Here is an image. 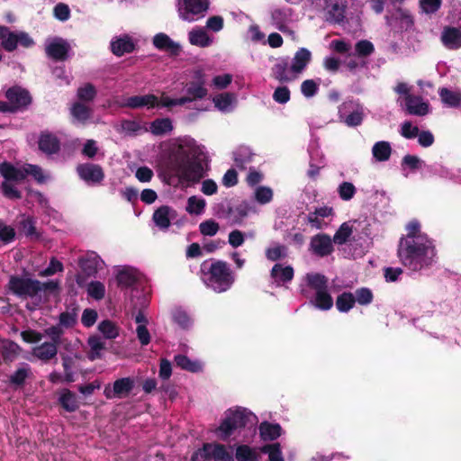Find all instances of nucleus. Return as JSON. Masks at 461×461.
Instances as JSON below:
<instances>
[{
	"mask_svg": "<svg viewBox=\"0 0 461 461\" xmlns=\"http://www.w3.org/2000/svg\"><path fill=\"white\" fill-rule=\"evenodd\" d=\"M167 182L174 187L187 188L198 183L209 167L203 145L190 136L171 140L167 153Z\"/></svg>",
	"mask_w": 461,
	"mask_h": 461,
	"instance_id": "nucleus-1",
	"label": "nucleus"
},
{
	"mask_svg": "<svg viewBox=\"0 0 461 461\" xmlns=\"http://www.w3.org/2000/svg\"><path fill=\"white\" fill-rule=\"evenodd\" d=\"M406 229L407 234L399 243L400 261L411 271L429 267L436 259L434 241L420 230V224L418 221H411Z\"/></svg>",
	"mask_w": 461,
	"mask_h": 461,
	"instance_id": "nucleus-2",
	"label": "nucleus"
},
{
	"mask_svg": "<svg viewBox=\"0 0 461 461\" xmlns=\"http://www.w3.org/2000/svg\"><path fill=\"white\" fill-rule=\"evenodd\" d=\"M0 175L4 178L1 183L2 192L9 199L21 198V193L17 185L28 175H31L40 184H43L50 179V176L45 174L40 167L32 164L16 167L9 162L0 163Z\"/></svg>",
	"mask_w": 461,
	"mask_h": 461,
	"instance_id": "nucleus-3",
	"label": "nucleus"
},
{
	"mask_svg": "<svg viewBox=\"0 0 461 461\" xmlns=\"http://www.w3.org/2000/svg\"><path fill=\"white\" fill-rule=\"evenodd\" d=\"M257 423V416L248 409L230 408L224 412V417L215 429V434L220 439L227 440L232 435L240 434L242 429L255 432Z\"/></svg>",
	"mask_w": 461,
	"mask_h": 461,
	"instance_id": "nucleus-4",
	"label": "nucleus"
},
{
	"mask_svg": "<svg viewBox=\"0 0 461 461\" xmlns=\"http://www.w3.org/2000/svg\"><path fill=\"white\" fill-rule=\"evenodd\" d=\"M201 279L208 288L224 293L234 284L235 276L225 261L205 260L201 265Z\"/></svg>",
	"mask_w": 461,
	"mask_h": 461,
	"instance_id": "nucleus-5",
	"label": "nucleus"
},
{
	"mask_svg": "<svg viewBox=\"0 0 461 461\" xmlns=\"http://www.w3.org/2000/svg\"><path fill=\"white\" fill-rule=\"evenodd\" d=\"M0 44L5 50L13 51L18 46L31 48L34 45V41L25 32H12L5 26H0Z\"/></svg>",
	"mask_w": 461,
	"mask_h": 461,
	"instance_id": "nucleus-6",
	"label": "nucleus"
},
{
	"mask_svg": "<svg viewBox=\"0 0 461 461\" xmlns=\"http://www.w3.org/2000/svg\"><path fill=\"white\" fill-rule=\"evenodd\" d=\"M186 95L173 98L165 93H162V104L167 109H172L176 106H182L187 103H191L197 99H202L206 96L207 89L204 87L203 83H190L186 86Z\"/></svg>",
	"mask_w": 461,
	"mask_h": 461,
	"instance_id": "nucleus-7",
	"label": "nucleus"
},
{
	"mask_svg": "<svg viewBox=\"0 0 461 461\" xmlns=\"http://www.w3.org/2000/svg\"><path fill=\"white\" fill-rule=\"evenodd\" d=\"M208 0H177V13L183 21L193 23L204 16Z\"/></svg>",
	"mask_w": 461,
	"mask_h": 461,
	"instance_id": "nucleus-8",
	"label": "nucleus"
},
{
	"mask_svg": "<svg viewBox=\"0 0 461 461\" xmlns=\"http://www.w3.org/2000/svg\"><path fill=\"white\" fill-rule=\"evenodd\" d=\"M365 109L363 105L356 100H347L339 107V118L340 122L348 127H357L363 122Z\"/></svg>",
	"mask_w": 461,
	"mask_h": 461,
	"instance_id": "nucleus-9",
	"label": "nucleus"
},
{
	"mask_svg": "<svg viewBox=\"0 0 461 461\" xmlns=\"http://www.w3.org/2000/svg\"><path fill=\"white\" fill-rule=\"evenodd\" d=\"M40 281L26 277L11 276L8 283V289L14 294L22 298L37 297V290L40 287Z\"/></svg>",
	"mask_w": 461,
	"mask_h": 461,
	"instance_id": "nucleus-10",
	"label": "nucleus"
},
{
	"mask_svg": "<svg viewBox=\"0 0 461 461\" xmlns=\"http://www.w3.org/2000/svg\"><path fill=\"white\" fill-rule=\"evenodd\" d=\"M121 107L138 108H166L162 104V95L158 97L152 94L125 97L119 103Z\"/></svg>",
	"mask_w": 461,
	"mask_h": 461,
	"instance_id": "nucleus-11",
	"label": "nucleus"
},
{
	"mask_svg": "<svg viewBox=\"0 0 461 461\" xmlns=\"http://www.w3.org/2000/svg\"><path fill=\"white\" fill-rule=\"evenodd\" d=\"M271 21L273 25L280 32L292 34L294 32L289 25L295 23L297 17L292 8H276L271 12Z\"/></svg>",
	"mask_w": 461,
	"mask_h": 461,
	"instance_id": "nucleus-12",
	"label": "nucleus"
},
{
	"mask_svg": "<svg viewBox=\"0 0 461 461\" xmlns=\"http://www.w3.org/2000/svg\"><path fill=\"white\" fill-rule=\"evenodd\" d=\"M134 387V380L131 377L117 379L114 383L105 385L104 394L107 399L124 398Z\"/></svg>",
	"mask_w": 461,
	"mask_h": 461,
	"instance_id": "nucleus-13",
	"label": "nucleus"
},
{
	"mask_svg": "<svg viewBox=\"0 0 461 461\" xmlns=\"http://www.w3.org/2000/svg\"><path fill=\"white\" fill-rule=\"evenodd\" d=\"M176 217L177 212L174 208L162 205L154 212L152 219L155 225L164 230L169 228L171 221L176 220Z\"/></svg>",
	"mask_w": 461,
	"mask_h": 461,
	"instance_id": "nucleus-14",
	"label": "nucleus"
},
{
	"mask_svg": "<svg viewBox=\"0 0 461 461\" xmlns=\"http://www.w3.org/2000/svg\"><path fill=\"white\" fill-rule=\"evenodd\" d=\"M312 60V52L306 48H300L294 55L290 67L296 78L303 73Z\"/></svg>",
	"mask_w": 461,
	"mask_h": 461,
	"instance_id": "nucleus-15",
	"label": "nucleus"
},
{
	"mask_svg": "<svg viewBox=\"0 0 461 461\" xmlns=\"http://www.w3.org/2000/svg\"><path fill=\"white\" fill-rule=\"evenodd\" d=\"M77 173L84 181L89 184L100 183L104 177L102 167L95 164L86 163L79 165L77 167Z\"/></svg>",
	"mask_w": 461,
	"mask_h": 461,
	"instance_id": "nucleus-16",
	"label": "nucleus"
},
{
	"mask_svg": "<svg viewBox=\"0 0 461 461\" xmlns=\"http://www.w3.org/2000/svg\"><path fill=\"white\" fill-rule=\"evenodd\" d=\"M81 269L87 276H95L104 267V260L94 251L87 252L79 261Z\"/></svg>",
	"mask_w": 461,
	"mask_h": 461,
	"instance_id": "nucleus-17",
	"label": "nucleus"
},
{
	"mask_svg": "<svg viewBox=\"0 0 461 461\" xmlns=\"http://www.w3.org/2000/svg\"><path fill=\"white\" fill-rule=\"evenodd\" d=\"M46 53L54 59H64L69 50L68 43L61 38H53L46 41Z\"/></svg>",
	"mask_w": 461,
	"mask_h": 461,
	"instance_id": "nucleus-18",
	"label": "nucleus"
},
{
	"mask_svg": "<svg viewBox=\"0 0 461 461\" xmlns=\"http://www.w3.org/2000/svg\"><path fill=\"white\" fill-rule=\"evenodd\" d=\"M326 19L331 23H340L345 17L346 5L342 0H323Z\"/></svg>",
	"mask_w": 461,
	"mask_h": 461,
	"instance_id": "nucleus-19",
	"label": "nucleus"
},
{
	"mask_svg": "<svg viewBox=\"0 0 461 461\" xmlns=\"http://www.w3.org/2000/svg\"><path fill=\"white\" fill-rule=\"evenodd\" d=\"M404 102L405 109L410 114L424 116L429 113V103L420 96L407 95Z\"/></svg>",
	"mask_w": 461,
	"mask_h": 461,
	"instance_id": "nucleus-20",
	"label": "nucleus"
},
{
	"mask_svg": "<svg viewBox=\"0 0 461 461\" xmlns=\"http://www.w3.org/2000/svg\"><path fill=\"white\" fill-rule=\"evenodd\" d=\"M310 247L312 251L320 257H324L331 253L332 240L325 234H318L312 238Z\"/></svg>",
	"mask_w": 461,
	"mask_h": 461,
	"instance_id": "nucleus-21",
	"label": "nucleus"
},
{
	"mask_svg": "<svg viewBox=\"0 0 461 461\" xmlns=\"http://www.w3.org/2000/svg\"><path fill=\"white\" fill-rule=\"evenodd\" d=\"M140 278V273L131 267H122L116 273L117 283L122 287H131Z\"/></svg>",
	"mask_w": 461,
	"mask_h": 461,
	"instance_id": "nucleus-22",
	"label": "nucleus"
},
{
	"mask_svg": "<svg viewBox=\"0 0 461 461\" xmlns=\"http://www.w3.org/2000/svg\"><path fill=\"white\" fill-rule=\"evenodd\" d=\"M6 97L10 102L14 112L28 105L31 103L29 93L19 87L9 89L6 92Z\"/></svg>",
	"mask_w": 461,
	"mask_h": 461,
	"instance_id": "nucleus-23",
	"label": "nucleus"
},
{
	"mask_svg": "<svg viewBox=\"0 0 461 461\" xmlns=\"http://www.w3.org/2000/svg\"><path fill=\"white\" fill-rule=\"evenodd\" d=\"M441 42L448 50L461 48V30L456 27L447 26L441 32Z\"/></svg>",
	"mask_w": 461,
	"mask_h": 461,
	"instance_id": "nucleus-24",
	"label": "nucleus"
},
{
	"mask_svg": "<svg viewBox=\"0 0 461 461\" xmlns=\"http://www.w3.org/2000/svg\"><path fill=\"white\" fill-rule=\"evenodd\" d=\"M156 49L171 54H177L181 50L179 43L174 41L168 35L163 32L157 33L152 40Z\"/></svg>",
	"mask_w": 461,
	"mask_h": 461,
	"instance_id": "nucleus-25",
	"label": "nucleus"
},
{
	"mask_svg": "<svg viewBox=\"0 0 461 461\" xmlns=\"http://www.w3.org/2000/svg\"><path fill=\"white\" fill-rule=\"evenodd\" d=\"M271 71L272 76L279 82H291L297 79L291 71L290 64L285 59L277 60Z\"/></svg>",
	"mask_w": 461,
	"mask_h": 461,
	"instance_id": "nucleus-26",
	"label": "nucleus"
},
{
	"mask_svg": "<svg viewBox=\"0 0 461 461\" xmlns=\"http://www.w3.org/2000/svg\"><path fill=\"white\" fill-rule=\"evenodd\" d=\"M58 345L55 342H43L32 348V355L33 357L42 361L48 362L57 356Z\"/></svg>",
	"mask_w": 461,
	"mask_h": 461,
	"instance_id": "nucleus-27",
	"label": "nucleus"
},
{
	"mask_svg": "<svg viewBox=\"0 0 461 461\" xmlns=\"http://www.w3.org/2000/svg\"><path fill=\"white\" fill-rule=\"evenodd\" d=\"M188 41L191 45L206 48L212 44L213 38L208 34L204 28L195 27L188 32Z\"/></svg>",
	"mask_w": 461,
	"mask_h": 461,
	"instance_id": "nucleus-28",
	"label": "nucleus"
},
{
	"mask_svg": "<svg viewBox=\"0 0 461 461\" xmlns=\"http://www.w3.org/2000/svg\"><path fill=\"white\" fill-rule=\"evenodd\" d=\"M135 44L128 35L114 37L111 41V50L116 56H122L134 50Z\"/></svg>",
	"mask_w": 461,
	"mask_h": 461,
	"instance_id": "nucleus-29",
	"label": "nucleus"
},
{
	"mask_svg": "<svg viewBox=\"0 0 461 461\" xmlns=\"http://www.w3.org/2000/svg\"><path fill=\"white\" fill-rule=\"evenodd\" d=\"M207 448L212 461H234L232 450L230 447L220 443H208Z\"/></svg>",
	"mask_w": 461,
	"mask_h": 461,
	"instance_id": "nucleus-30",
	"label": "nucleus"
},
{
	"mask_svg": "<svg viewBox=\"0 0 461 461\" xmlns=\"http://www.w3.org/2000/svg\"><path fill=\"white\" fill-rule=\"evenodd\" d=\"M214 106L221 113L231 112L237 103V95L233 93H221L212 98Z\"/></svg>",
	"mask_w": 461,
	"mask_h": 461,
	"instance_id": "nucleus-31",
	"label": "nucleus"
},
{
	"mask_svg": "<svg viewBox=\"0 0 461 461\" xmlns=\"http://www.w3.org/2000/svg\"><path fill=\"white\" fill-rule=\"evenodd\" d=\"M305 281L307 284V288L303 289L302 292L307 296L309 294L308 289L314 291L315 294L327 288V278L323 275L318 273L307 274L305 276Z\"/></svg>",
	"mask_w": 461,
	"mask_h": 461,
	"instance_id": "nucleus-32",
	"label": "nucleus"
},
{
	"mask_svg": "<svg viewBox=\"0 0 461 461\" xmlns=\"http://www.w3.org/2000/svg\"><path fill=\"white\" fill-rule=\"evenodd\" d=\"M294 277V268L291 266L276 264L271 270V278L277 285L289 282Z\"/></svg>",
	"mask_w": 461,
	"mask_h": 461,
	"instance_id": "nucleus-33",
	"label": "nucleus"
},
{
	"mask_svg": "<svg viewBox=\"0 0 461 461\" xmlns=\"http://www.w3.org/2000/svg\"><path fill=\"white\" fill-rule=\"evenodd\" d=\"M173 123L169 118H160L153 121L149 125V131L153 135L162 136L173 131Z\"/></svg>",
	"mask_w": 461,
	"mask_h": 461,
	"instance_id": "nucleus-34",
	"label": "nucleus"
},
{
	"mask_svg": "<svg viewBox=\"0 0 461 461\" xmlns=\"http://www.w3.org/2000/svg\"><path fill=\"white\" fill-rule=\"evenodd\" d=\"M372 154L378 162L387 161L392 154V147L388 141H377L372 148Z\"/></svg>",
	"mask_w": 461,
	"mask_h": 461,
	"instance_id": "nucleus-35",
	"label": "nucleus"
},
{
	"mask_svg": "<svg viewBox=\"0 0 461 461\" xmlns=\"http://www.w3.org/2000/svg\"><path fill=\"white\" fill-rule=\"evenodd\" d=\"M439 96L445 105L456 107L461 105V91L441 88Z\"/></svg>",
	"mask_w": 461,
	"mask_h": 461,
	"instance_id": "nucleus-36",
	"label": "nucleus"
},
{
	"mask_svg": "<svg viewBox=\"0 0 461 461\" xmlns=\"http://www.w3.org/2000/svg\"><path fill=\"white\" fill-rule=\"evenodd\" d=\"M311 303L318 309L322 311L330 310L333 305V300L328 293L327 288L314 294Z\"/></svg>",
	"mask_w": 461,
	"mask_h": 461,
	"instance_id": "nucleus-37",
	"label": "nucleus"
},
{
	"mask_svg": "<svg viewBox=\"0 0 461 461\" xmlns=\"http://www.w3.org/2000/svg\"><path fill=\"white\" fill-rule=\"evenodd\" d=\"M70 113L74 120L80 123H86L92 116L91 108L79 102H77L72 105Z\"/></svg>",
	"mask_w": 461,
	"mask_h": 461,
	"instance_id": "nucleus-38",
	"label": "nucleus"
},
{
	"mask_svg": "<svg viewBox=\"0 0 461 461\" xmlns=\"http://www.w3.org/2000/svg\"><path fill=\"white\" fill-rule=\"evenodd\" d=\"M58 139L50 133H43L41 135L39 140V148L45 153L52 154L59 149Z\"/></svg>",
	"mask_w": 461,
	"mask_h": 461,
	"instance_id": "nucleus-39",
	"label": "nucleus"
},
{
	"mask_svg": "<svg viewBox=\"0 0 461 461\" xmlns=\"http://www.w3.org/2000/svg\"><path fill=\"white\" fill-rule=\"evenodd\" d=\"M281 427L276 423L262 422L259 426L260 436L264 440H274L281 435Z\"/></svg>",
	"mask_w": 461,
	"mask_h": 461,
	"instance_id": "nucleus-40",
	"label": "nucleus"
},
{
	"mask_svg": "<svg viewBox=\"0 0 461 461\" xmlns=\"http://www.w3.org/2000/svg\"><path fill=\"white\" fill-rule=\"evenodd\" d=\"M206 202L203 198L192 195L187 199L185 211L191 215H201L203 213Z\"/></svg>",
	"mask_w": 461,
	"mask_h": 461,
	"instance_id": "nucleus-41",
	"label": "nucleus"
},
{
	"mask_svg": "<svg viewBox=\"0 0 461 461\" xmlns=\"http://www.w3.org/2000/svg\"><path fill=\"white\" fill-rule=\"evenodd\" d=\"M59 402L68 411H74L78 408V402L75 393L68 389H63L59 393Z\"/></svg>",
	"mask_w": 461,
	"mask_h": 461,
	"instance_id": "nucleus-42",
	"label": "nucleus"
},
{
	"mask_svg": "<svg viewBox=\"0 0 461 461\" xmlns=\"http://www.w3.org/2000/svg\"><path fill=\"white\" fill-rule=\"evenodd\" d=\"M235 457L238 461H258L259 455L256 448L240 445L236 448Z\"/></svg>",
	"mask_w": 461,
	"mask_h": 461,
	"instance_id": "nucleus-43",
	"label": "nucleus"
},
{
	"mask_svg": "<svg viewBox=\"0 0 461 461\" xmlns=\"http://www.w3.org/2000/svg\"><path fill=\"white\" fill-rule=\"evenodd\" d=\"M98 330L105 339H113L120 334V327L110 320H104L98 324Z\"/></svg>",
	"mask_w": 461,
	"mask_h": 461,
	"instance_id": "nucleus-44",
	"label": "nucleus"
},
{
	"mask_svg": "<svg viewBox=\"0 0 461 461\" xmlns=\"http://www.w3.org/2000/svg\"><path fill=\"white\" fill-rule=\"evenodd\" d=\"M353 233V223L347 221L342 223L339 230L333 236V242L335 244L342 245L349 240L350 236Z\"/></svg>",
	"mask_w": 461,
	"mask_h": 461,
	"instance_id": "nucleus-45",
	"label": "nucleus"
},
{
	"mask_svg": "<svg viewBox=\"0 0 461 461\" xmlns=\"http://www.w3.org/2000/svg\"><path fill=\"white\" fill-rule=\"evenodd\" d=\"M175 362L177 366L190 372H199L203 369V365L197 360H192L184 355L175 357Z\"/></svg>",
	"mask_w": 461,
	"mask_h": 461,
	"instance_id": "nucleus-46",
	"label": "nucleus"
},
{
	"mask_svg": "<svg viewBox=\"0 0 461 461\" xmlns=\"http://www.w3.org/2000/svg\"><path fill=\"white\" fill-rule=\"evenodd\" d=\"M173 321L181 329H189L193 324V320L188 312L182 308H176L172 311Z\"/></svg>",
	"mask_w": 461,
	"mask_h": 461,
	"instance_id": "nucleus-47",
	"label": "nucleus"
},
{
	"mask_svg": "<svg viewBox=\"0 0 461 461\" xmlns=\"http://www.w3.org/2000/svg\"><path fill=\"white\" fill-rule=\"evenodd\" d=\"M88 346L90 351L88 357L91 360H95L102 357V352L104 349V342L98 336H92L88 339Z\"/></svg>",
	"mask_w": 461,
	"mask_h": 461,
	"instance_id": "nucleus-48",
	"label": "nucleus"
},
{
	"mask_svg": "<svg viewBox=\"0 0 461 461\" xmlns=\"http://www.w3.org/2000/svg\"><path fill=\"white\" fill-rule=\"evenodd\" d=\"M19 346L7 339H0V352L5 360H13L17 355Z\"/></svg>",
	"mask_w": 461,
	"mask_h": 461,
	"instance_id": "nucleus-49",
	"label": "nucleus"
},
{
	"mask_svg": "<svg viewBox=\"0 0 461 461\" xmlns=\"http://www.w3.org/2000/svg\"><path fill=\"white\" fill-rule=\"evenodd\" d=\"M40 287L37 290V297L41 299L42 296L55 294L59 290V282L58 280H50L48 282H40Z\"/></svg>",
	"mask_w": 461,
	"mask_h": 461,
	"instance_id": "nucleus-50",
	"label": "nucleus"
},
{
	"mask_svg": "<svg viewBox=\"0 0 461 461\" xmlns=\"http://www.w3.org/2000/svg\"><path fill=\"white\" fill-rule=\"evenodd\" d=\"M235 163L238 167H243L252 158V152L249 147L240 146L233 153Z\"/></svg>",
	"mask_w": 461,
	"mask_h": 461,
	"instance_id": "nucleus-51",
	"label": "nucleus"
},
{
	"mask_svg": "<svg viewBox=\"0 0 461 461\" xmlns=\"http://www.w3.org/2000/svg\"><path fill=\"white\" fill-rule=\"evenodd\" d=\"M355 304V296L351 293H343L338 296L336 306L341 312H348Z\"/></svg>",
	"mask_w": 461,
	"mask_h": 461,
	"instance_id": "nucleus-52",
	"label": "nucleus"
},
{
	"mask_svg": "<svg viewBox=\"0 0 461 461\" xmlns=\"http://www.w3.org/2000/svg\"><path fill=\"white\" fill-rule=\"evenodd\" d=\"M287 248L281 244H274L266 250V257L271 261H276L285 258Z\"/></svg>",
	"mask_w": 461,
	"mask_h": 461,
	"instance_id": "nucleus-53",
	"label": "nucleus"
},
{
	"mask_svg": "<svg viewBox=\"0 0 461 461\" xmlns=\"http://www.w3.org/2000/svg\"><path fill=\"white\" fill-rule=\"evenodd\" d=\"M320 86V79H306L301 84V93L306 98L313 97Z\"/></svg>",
	"mask_w": 461,
	"mask_h": 461,
	"instance_id": "nucleus-54",
	"label": "nucleus"
},
{
	"mask_svg": "<svg viewBox=\"0 0 461 461\" xmlns=\"http://www.w3.org/2000/svg\"><path fill=\"white\" fill-rule=\"evenodd\" d=\"M87 294L95 300H102L105 295V286L99 281H92L87 285Z\"/></svg>",
	"mask_w": 461,
	"mask_h": 461,
	"instance_id": "nucleus-55",
	"label": "nucleus"
},
{
	"mask_svg": "<svg viewBox=\"0 0 461 461\" xmlns=\"http://www.w3.org/2000/svg\"><path fill=\"white\" fill-rule=\"evenodd\" d=\"M254 197L258 203L266 204L272 201L273 191L268 186H258L254 191Z\"/></svg>",
	"mask_w": 461,
	"mask_h": 461,
	"instance_id": "nucleus-56",
	"label": "nucleus"
},
{
	"mask_svg": "<svg viewBox=\"0 0 461 461\" xmlns=\"http://www.w3.org/2000/svg\"><path fill=\"white\" fill-rule=\"evenodd\" d=\"M357 192V189L355 185L350 182H342L338 186V194L343 201H349L351 200L355 194Z\"/></svg>",
	"mask_w": 461,
	"mask_h": 461,
	"instance_id": "nucleus-57",
	"label": "nucleus"
},
{
	"mask_svg": "<svg viewBox=\"0 0 461 461\" xmlns=\"http://www.w3.org/2000/svg\"><path fill=\"white\" fill-rule=\"evenodd\" d=\"M96 95V90L91 84H85L77 89V97L81 101L90 102Z\"/></svg>",
	"mask_w": 461,
	"mask_h": 461,
	"instance_id": "nucleus-58",
	"label": "nucleus"
},
{
	"mask_svg": "<svg viewBox=\"0 0 461 461\" xmlns=\"http://www.w3.org/2000/svg\"><path fill=\"white\" fill-rule=\"evenodd\" d=\"M261 450L268 454L269 461H285L279 444L267 445Z\"/></svg>",
	"mask_w": 461,
	"mask_h": 461,
	"instance_id": "nucleus-59",
	"label": "nucleus"
},
{
	"mask_svg": "<svg viewBox=\"0 0 461 461\" xmlns=\"http://www.w3.org/2000/svg\"><path fill=\"white\" fill-rule=\"evenodd\" d=\"M442 0H420V7L426 14H435L441 6Z\"/></svg>",
	"mask_w": 461,
	"mask_h": 461,
	"instance_id": "nucleus-60",
	"label": "nucleus"
},
{
	"mask_svg": "<svg viewBox=\"0 0 461 461\" xmlns=\"http://www.w3.org/2000/svg\"><path fill=\"white\" fill-rule=\"evenodd\" d=\"M419 128L411 122L406 121L401 124L400 133L405 139H414L418 136Z\"/></svg>",
	"mask_w": 461,
	"mask_h": 461,
	"instance_id": "nucleus-61",
	"label": "nucleus"
},
{
	"mask_svg": "<svg viewBox=\"0 0 461 461\" xmlns=\"http://www.w3.org/2000/svg\"><path fill=\"white\" fill-rule=\"evenodd\" d=\"M199 229L204 236H214L219 230V224L212 220H208L200 223Z\"/></svg>",
	"mask_w": 461,
	"mask_h": 461,
	"instance_id": "nucleus-62",
	"label": "nucleus"
},
{
	"mask_svg": "<svg viewBox=\"0 0 461 461\" xmlns=\"http://www.w3.org/2000/svg\"><path fill=\"white\" fill-rule=\"evenodd\" d=\"M355 303L357 302L361 305H367L373 300V294L367 288H361L355 293Z\"/></svg>",
	"mask_w": 461,
	"mask_h": 461,
	"instance_id": "nucleus-63",
	"label": "nucleus"
},
{
	"mask_svg": "<svg viewBox=\"0 0 461 461\" xmlns=\"http://www.w3.org/2000/svg\"><path fill=\"white\" fill-rule=\"evenodd\" d=\"M53 14L56 19L65 22L70 17V9L66 4L59 3L54 7Z\"/></svg>",
	"mask_w": 461,
	"mask_h": 461,
	"instance_id": "nucleus-64",
	"label": "nucleus"
}]
</instances>
